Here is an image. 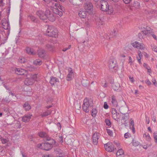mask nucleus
<instances>
[{"label":"nucleus","instance_id":"1","mask_svg":"<svg viewBox=\"0 0 157 157\" xmlns=\"http://www.w3.org/2000/svg\"><path fill=\"white\" fill-rule=\"evenodd\" d=\"M48 26L46 35L52 37H57L58 31L57 29L52 25H48Z\"/></svg>","mask_w":157,"mask_h":157},{"label":"nucleus","instance_id":"2","mask_svg":"<svg viewBox=\"0 0 157 157\" xmlns=\"http://www.w3.org/2000/svg\"><path fill=\"white\" fill-rule=\"evenodd\" d=\"M54 6L55 8L53 9L54 12L61 17L62 16L63 14V12H64L65 10V9L63 6L56 3L55 4Z\"/></svg>","mask_w":157,"mask_h":157},{"label":"nucleus","instance_id":"3","mask_svg":"<svg viewBox=\"0 0 157 157\" xmlns=\"http://www.w3.org/2000/svg\"><path fill=\"white\" fill-rule=\"evenodd\" d=\"M92 103L93 101L91 99L88 100L87 98L85 99L82 105L83 110L86 113L88 112L89 111V107L92 105Z\"/></svg>","mask_w":157,"mask_h":157},{"label":"nucleus","instance_id":"4","mask_svg":"<svg viewBox=\"0 0 157 157\" xmlns=\"http://www.w3.org/2000/svg\"><path fill=\"white\" fill-rule=\"evenodd\" d=\"M101 9L102 11L107 12L109 13H112L113 12L112 8L111 7H109L108 2L106 1H103L101 2Z\"/></svg>","mask_w":157,"mask_h":157},{"label":"nucleus","instance_id":"5","mask_svg":"<svg viewBox=\"0 0 157 157\" xmlns=\"http://www.w3.org/2000/svg\"><path fill=\"white\" fill-rule=\"evenodd\" d=\"M10 12V7H9L8 8V12L7 13H9L8 15V20L6 19H3L1 21V23L2 25L3 28L5 29H9H9H8L9 25V13Z\"/></svg>","mask_w":157,"mask_h":157},{"label":"nucleus","instance_id":"6","mask_svg":"<svg viewBox=\"0 0 157 157\" xmlns=\"http://www.w3.org/2000/svg\"><path fill=\"white\" fill-rule=\"evenodd\" d=\"M84 8L87 12L89 14L92 13L93 10V6L92 3L87 2L85 3Z\"/></svg>","mask_w":157,"mask_h":157},{"label":"nucleus","instance_id":"7","mask_svg":"<svg viewBox=\"0 0 157 157\" xmlns=\"http://www.w3.org/2000/svg\"><path fill=\"white\" fill-rule=\"evenodd\" d=\"M12 71L19 75H23L27 74L26 71L24 69L16 68H12Z\"/></svg>","mask_w":157,"mask_h":157},{"label":"nucleus","instance_id":"8","mask_svg":"<svg viewBox=\"0 0 157 157\" xmlns=\"http://www.w3.org/2000/svg\"><path fill=\"white\" fill-rule=\"evenodd\" d=\"M46 19L48 18V20L51 21H53L55 20L56 18L54 16L53 13L51 12L49 10H46Z\"/></svg>","mask_w":157,"mask_h":157},{"label":"nucleus","instance_id":"9","mask_svg":"<svg viewBox=\"0 0 157 157\" xmlns=\"http://www.w3.org/2000/svg\"><path fill=\"white\" fill-rule=\"evenodd\" d=\"M104 146L106 151L108 152H112L114 150V145L111 142H108L104 144Z\"/></svg>","mask_w":157,"mask_h":157},{"label":"nucleus","instance_id":"10","mask_svg":"<svg viewBox=\"0 0 157 157\" xmlns=\"http://www.w3.org/2000/svg\"><path fill=\"white\" fill-rule=\"evenodd\" d=\"M131 45L132 46L137 49L144 50L145 48L144 45L142 43H140L138 42L135 41L131 44Z\"/></svg>","mask_w":157,"mask_h":157},{"label":"nucleus","instance_id":"11","mask_svg":"<svg viewBox=\"0 0 157 157\" xmlns=\"http://www.w3.org/2000/svg\"><path fill=\"white\" fill-rule=\"evenodd\" d=\"M109 68L110 70H117L118 67L117 65L116 61L114 60H110L109 63Z\"/></svg>","mask_w":157,"mask_h":157},{"label":"nucleus","instance_id":"12","mask_svg":"<svg viewBox=\"0 0 157 157\" xmlns=\"http://www.w3.org/2000/svg\"><path fill=\"white\" fill-rule=\"evenodd\" d=\"M36 13L40 19L43 20H46V12L44 13L42 10H39L36 11Z\"/></svg>","mask_w":157,"mask_h":157},{"label":"nucleus","instance_id":"13","mask_svg":"<svg viewBox=\"0 0 157 157\" xmlns=\"http://www.w3.org/2000/svg\"><path fill=\"white\" fill-rule=\"evenodd\" d=\"M99 134L95 133L93 136L92 143L95 145H97L98 142V140L99 139Z\"/></svg>","mask_w":157,"mask_h":157},{"label":"nucleus","instance_id":"14","mask_svg":"<svg viewBox=\"0 0 157 157\" xmlns=\"http://www.w3.org/2000/svg\"><path fill=\"white\" fill-rule=\"evenodd\" d=\"M69 73L67 75V79L68 81L71 80L74 77V75L73 70L71 68H70L68 69Z\"/></svg>","mask_w":157,"mask_h":157},{"label":"nucleus","instance_id":"15","mask_svg":"<svg viewBox=\"0 0 157 157\" xmlns=\"http://www.w3.org/2000/svg\"><path fill=\"white\" fill-rule=\"evenodd\" d=\"M42 145L43 146L42 149L46 151H48L52 148V147L48 142L42 143Z\"/></svg>","mask_w":157,"mask_h":157},{"label":"nucleus","instance_id":"16","mask_svg":"<svg viewBox=\"0 0 157 157\" xmlns=\"http://www.w3.org/2000/svg\"><path fill=\"white\" fill-rule=\"evenodd\" d=\"M32 115L27 114L23 117L22 120L24 122H27L29 121L31 118Z\"/></svg>","mask_w":157,"mask_h":157},{"label":"nucleus","instance_id":"17","mask_svg":"<svg viewBox=\"0 0 157 157\" xmlns=\"http://www.w3.org/2000/svg\"><path fill=\"white\" fill-rule=\"evenodd\" d=\"M59 79L55 77H51L50 83L52 86L56 84L57 82H59Z\"/></svg>","mask_w":157,"mask_h":157},{"label":"nucleus","instance_id":"18","mask_svg":"<svg viewBox=\"0 0 157 157\" xmlns=\"http://www.w3.org/2000/svg\"><path fill=\"white\" fill-rule=\"evenodd\" d=\"M86 10H81L79 11L78 13V15L81 18H85L87 16Z\"/></svg>","mask_w":157,"mask_h":157},{"label":"nucleus","instance_id":"19","mask_svg":"<svg viewBox=\"0 0 157 157\" xmlns=\"http://www.w3.org/2000/svg\"><path fill=\"white\" fill-rule=\"evenodd\" d=\"M34 82L32 78H26L25 81V83L27 85H32Z\"/></svg>","mask_w":157,"mask_h":157},{"label":"nucleus","instance_id":"20","mask_svg":"<svg viewBox=\"0 0 157 157\" xmlns=\"http://www.w3.org/2000/svg\"><path fill=\"white\" fill-rule=\"evenodd\" d=\"M116 155L117 157H124V154L123 150L121 149H119L116 153Z\"/></svg>","mask_w":157,"mask_h":157},{"label":"nucleus","instance_id":"21","mask_svg":"<svg viewBox=\"0 0 157 157\" xmlns=\"http://www.w3.org/2000/svg\"><path fill=\"white\" fill-rule=\"evenodd\" d=\"M38 55L39 57L44 58L45 55V51L42 49L39 50L38 52Z\"/></svg>","mask_w":157,"mask_h":157},{"label":"nucleus","instance_id":"22","mask_svg":"<svg viewBox=\"0 0 157 157\" xmlns=\"http://www.w3.org/2000/svg\"><path fill=\"white\" fill-rule=\"evenodd\" d=\"M27 53L31 55H34L36 54V52L32 48L28 47L26 49Z\"/></svg>","mask_w":157,"mask_h":157},{"label":"nucleus","instance_id":"23","mask_svg":"<svg viewBox=\"0 0 157 157\" xmlns=\"http://www.w3.org/2000/svg\"><path fill=\"white\" fill-rule=\"evenodd\" d=\"M120 87V85L118 83H114L112 85V89L115 91H118Z\"/></svg>","mask_w":157,"mask_h":157},{"label":"nucleus","instance_id":"24","mask_svg":"<svg viewBox=\"0 0 157 157\" xmlns=\"http://www.w3.org/2000/svg\"><path fill=\"white\" fill-rule=\"evenodd\" d=\"M153 29H150V30H144L141 32V33L145 35L149 36L151 33V32H152Z\"/></svg>","mask_w":157,"mask_h":157},{"label":"nucleus","instance_id":"25","mask_svg":"<svg viewBox=\"0 0 157 157\" xmlns=\"http://www.w3.org/2000/svg\"><path fill=\"white\" fill-rule=\"evenodd\" d=\"M111 102L113 107H117L118 106V104L114 96H112Z\"/></svg>","mask_w":157,"mask_h":157},{"label":"nucleus","instance_id":"26","mask_svg":"<svg viewBox=\"0 0 157 157\" xmlns=\"http://www.w3.org/2000/svg\"><path fill=\"white\" fill-rule=\"evenodd\" d=\"M25 67L27 69L30 71H32L35 69L34 67H33L30 64L28 63L25 65Z\"/></svg>","mask_w":157,"mask_h":157},{"label":"nucleus","instance_id":"27","mask_svg":"<svg viewBox=\"0 0 157 157\" xmlns=\"http://www.w3.org/2000/svg\"><path fill=\"white\" fill-rule=\"evenodd\" d=\"M28 17L29 18L31 21L33 22L34 23H36L37 22V20L36 18L32 14H29Z\"/></svg>","mask_w":157,"mask_h":157},{"label":"nucleus","instance_id":"28","mask_svg":"<svg viewBox=\"0 0 157 157\" xmlns=\"http://www.w3.org/2000/svg\"><path fill=\"white\" fill-rule=\"evenodd\" d=\"M52 111L51 110H47L45 112H44L42 114H41V116L43 117L47 116L51 114Z\"/></svg>","mask_w":157,"mask_h":157},{"label":"nucleus","instance_id":"29","mask_svg":"<svg viewBox=\"0 0 157 157\" xmlns=\"http://www.w3.org/2000/svg\"><path fill=\"white\" fill-rule=\"evenodd\" d=\"M23 107L26 111H28L31 109V106L27 102L24 104Z\"/></svg>","mask_w":157,"mask_h":157},{"label":"nucleus","instance_id":"30","mask_svg":"<svg viewBox=\"0 0 157 157\" xmlns=\"http://www.w3.org/2000/svg\"><path fill=\"white\" fill-rule=\"evenodd\" d=\"M138 56H137L136 58L139 63L141 64V59L143 57V56L141 53V52L140 51H138Z\"/></svg>","mask_w":157,"mask_h":157},{"label":"nucleus","instance_id":"31","mask_svg":"<svg viewBox=\"0 0 157 157\" xmlns=\"http://www.w3.org/2000/svg\"><path fill=\"white\" fill-rule=\"evenodd\" d=\"M124 116L122 117V119L123 120L124 122L123 123V124H127L126 123V121L128 120V113H124Z\"/></svg>","mask_w":157,"mask_h":157},{"label":"nucleus","instance_id":"32","mask_svg":"<svg viewBox=\"0 0 157 157\" xmlns=\"http://www.w3.org/2000/svg\"><path fill=\"white\" fill-rule=\"evenodd\" d=\"M113 118L115 120L118 121V119H119L121 117V116L119 113H116L112 116Z\"/></svg>","mask_w":157,"mask_h":157},{"label":"nucleus","instance_id":"33","mask_svg":"<svg viewBox=\"0 0 157 157\" xmlns=\"http://www.w3.org/2000/svg\"><path fill=\"white\" fill-rule=\"evenodd\" d=\"M33 63L34 64L36 65H40L42 63V61L41 60L37 59L34 60Z\"/></svg>","mask_w":157,"mask_h":157},{"label":"nucleus","instance_id":"34","mask_svg":"<svg viewBox=\"0 0 157 157\" xmlns=\"http://www.w3.org/2000/svg\"><path fill=\"white\" fill-rule=\"evenodd\" d=\"M117 33V29H114L110 33V36H111V37H113L116 36Z\"/></svg>","mask_w":157,"mask_h":157},{"label":"nucleus","instance_id":"35","mask_svg":"<svg viewBox=\"0 0 157 157\" xmlns=\"http://www.w3.org/2000/svg\"><path fill=\"white\" fill-rule=\"evenodd\" d=\"M49 141V142H48V143L53 147L56 144V141L53 139Z\"/></svg>","mask_w":157,"mask_h":157},{"label":"nucleus","instance_id":"36","mask_svg":"<svg viewBox=\"0 0 157 157\" xmlns=\"http://www.w3.org/2000/svg\"><path fill=\"white\" fill-rule=\"evenodd\" d=\"M82 83L83 86H86L89 84V81L87 80L83 79L82 81Z\"/></svg>","mask_w":157,"mask_h":157},{"label":"nucleus","instance_id":"37","mask_svg":"<svg viewBox=\"0 0 157 157\" xmlns=\"http://www.w3.org/2000/svg\"><path fill=\"white\" fill-rule=\"evenodd\" d=\"M39 136L42 138H45L47 136V133L44 132H40L38 133Z\"/></svg>","mask_w":157,"mask_h":157},{"label":"nucleus","instance_id":"38","mask_svg":"<svg viewBox=\"0 0 157 157\" xmlns=\"http://www.w3.org/2000/svg\"><path fill=\"white\" fill-rule=\"evenodd\" d=\"M9 111L8 112L7 111H6L4 110L3 113H0V117H1L2 114L6 117H8L9 115Z\"/></svg>","mask_w":157,"mask_h":157},{"label":"nucleus","instance_id":"39","mask_svg":"<svg viewBox=\"0 0 157 157\" xmlns=\"http://www.w3.org/2000/svg\"><path fill=\"white\" fill-rule=\"evenodd\" d=\"M46 47L49 51H52L53 50V47L52 45L48 44L46 45Z\"/></svg>","mask_w":157,"mask_h":157},{"label":"nucleus","instance_id":"40","mask_svg":"<svg viewBox=\"0 0 157 157\" xmlns=\"http://www.w3.org/2000/svg\"><path fill=\"white\" fill-rule=\"evenodd\" d=\"M97 110L96 109H93L91 112V114L93 117H95L97 113Z\"/></svg>","mask_w":157,"mask_h":157},{"label":"nucleus","instance_id":"41","mask_svg":"<svg viewBox=\"0 0 157 157\" xmlns=\"http://www.w3.org/2000/svg\"><path fill=\"white\" fill-rule=\"evenodd\" d=\"M18 61L21 63H24L26 62V61L24 57H20L18 59Z\"/></svg>","mask_w":157,"mask_h":157},{"label":"nucleus","instance_id":"42","mask_svg":"<svg viewBox=\"0 0 157 157\" xmlns=\"http://www.w3.org/2000/svg\"><path fill=\"white\" fill-rule=\"evenodd\" d=\"M37 74H35L34 75H31L30 76V78H32L33 81L34 82L36 80L37 78Z\"/></svg>","mask_w":157,"mask_h":157},{"label":"nucleus","instance_id":"43","mask_svg":"<svg viewBox=\"0 0 157 157\" xmlns=\"http://www.w3.org/2000/svg\"><path fill=\"white\" fill-rule=\"evenodd\" d=\"M14 123L15 124V127L16 128H19L20 127V126L19 121H14Z\"/></svg>","mask_w":157,"mask_h":157},{"label":"nucleus","instance_id":"44","mask_svg":"<svg viewBox=\"0 0 157 157\" xmlns=\"http://www.w3.org/2000/svg\"><path fill=\"white\" fill-rule=\"evenodd\" d=\"M154 138L155 140V142L157 144V132H154L153 134Z\"/></svg>","mask_w":157,"mask_h":157},{"label":"nucleus","instance_id":"45","mask_svg":"<svg viewBox=\"0 0 157 157\" xmlns=\"http://www.w3.org/2000/svg\"><path fill=\"white\" fill-rule=\"evenodd\" d=\"M105 122L107 125L110 126L111 124V122L110 121L109 119H106L105 120Z\"/></svg>","mask_w":157,"mask_h":157},{"label":"nucleus","instance_id":"46","mask_svg":"<svg viewBox=\"0 0 157 157\" xmlns=\"http://www.w3.org/2000/svg\"><path fill=\"white\" fill-rule=\"evenodd\" d=\"M1 141L2 142V143L3 144L6 143L8 141L7 139H4L2 137L1 138Z\"/></svg>","mask_w":157,"mask_h":157},{"label":"nucleus","instance_id":"47","mask_svg":"<svg viewBox=\"0 0 157 157\" xmlns=\"http://www.w3.org/2000/svg\"><path fill=\"white\" fill-rule=\"evenodd\" d=\"M107 132L109 135L111 136L113 135V132L110 129H106Z\"/></svg>","mask_w":157,"mask_h":157},{"label":"nucleus","instance_id":"48","mask_svg":"<svg viewBox=\"0 0 157 157\" xmlns=\"http://www.w3.org/2000/svg\"><path fill=\"white\" fill-rule=\"evenodd\" d=\"M156 155L155 152H154L151 153L149 155V157H155Z\"/></svg>","mask_w":157,"mask_h":157},{"label":"nucleus","instance_id":"49","mask_svg":"<svg viewBox=\"0 0 157 157\" xmlns=\"http://www.w3.org/2000/svg\"><path fill=\"white\" fill-rule=\"evenodd\" d=\"M117 113V110L114 108H112V116L114 115L115 114Z\"/></svg>","mask_w":157,"mask_h":157},{"label":"nucleus","instance_id":"50","mask_svg":"<svg viewBox=\"0 0 157 157\" xmlns=\"http://www.w3.org/2000/svg\"><path fill=\"white\" fill-rule=\"evenodd\" d=\"M151 33L150 35H151L156 40H157L156 36L154 34V32L152 30V32H151Z\"/></svg>","mask_w":157,"mask_h":157},{"label":"nucleus","instance_id":"51","mask_svg":"<svg viewBox=\"0 0 157 157\" xmlns=\"http://www.w3.org/2000/svg\"><path fill=\"white\" fill-rule=\"evenodd\" d=\"M151 47L152 48L153 51L157 52V47L156 46L153 45V46H152Z\"/></svg>","mask_w":157,"mask_h":157},{"label":"nucleus","instance_id":"52","mask_svg":"<svg viewBox=\"0 0 157 157\" xmlns=\"http://www.w3.org/2000/svg\"><path fill=\"white\" fill-rule=\"evenodd\" d=\"M109 106L108 105L107 102H105L104 103V108L105 109H107L108 108Z\"/></svg>","mask_w":157,"mask_h":157},{"label":"nucleus","instance_id":"53","mask_svg":"<svg viewBox=\"0 0 157 157\" xmlns=\"http://www.w3.org/2000/svg\"><path fill=\"white\" fill-rule=\"evenodd\" d=\"M45 138L47 141H48L51 140V139H52L51 137L47 135V136L45 137Z\"/></svg>","mask_w":157,"mask_h":157},{"label":"nucleus","instance_id":"54","mask_svg":"<svg viewBox=\"0 0 157 157\" xmlns=\"http://www.w3.org/2000/svg\"><path fill=\"white\" fill-rule=\"evenodd\" d=\"M132 144L133 145H134L135 146H137L139 145V143L138 142H134V140H132Z\"/></svg>","mask_w":157,"mask_h":157},{"label":"nucleus","instance_id":"55","mask_svg":"<svg viewBox=\"0 0 157 157\" xmlns=\"http://www.w3.org/2000/svg\"><path fill=\"white\" fill-rule=\"evenodd\" d=\"M124 2L126 4H129L132 1V0H123Z\"/></svg>","mask_w":157,"mask_h":157},{"label":"nucleus","instance_id":"56","mask_svg":"<svg viewBox=\"0 0 157 157\" xmlns=\"http://www.w3.org/2000/svg\"><path fill=\"white\" fill-rule=\"evenodd\" d=\"M38 38L39 39V41L41 43H42L43 42V40H44V39L42 38L40 36L38 37Z\"/></svg>","mask_w":157,"mask_h":157},{"label":"nucleus","instance_id":"57","mask_svg":"<svg viewBox=\"0 0 157 157\" xmlns=\"http://www.w3.org/2000/svg\"><path fill=\"white\" fill-rule=\"evenodd\" d=\"M71 47V45H69L68 48H65L63 49V52H65L68 49H69Z\"/></svg>","mask_w":157,"mask_h":157},{"label":"nucleus","instance_id":"58","mask_svg":"<svg viewBox=\"0 0 157 157\" xmlns=\"http://www.w3.org/2000/svg\"><path fill=\"white\" fill-rule=\"evenodd\" d=\"M145 118H146V121L147 124H148L149 123L150 120L148 117L147 116L145 115Z\"/></svg>","mask_w":157,"mask_h":157},{"label":"nucleus","instance_id":"59","mask_svg":"<svg viewBox=\"0 0 157 157\" xmlns=\"http://www.w3.org/2000/svg\"><path fill=\"white\" fill-rule=\"evenodd\" d=\"M152 81L153 82V84L155 86H157V83L156 82V80L155 79H152Z\"/></svg>","mask_w":157,"mask_h":157},{"label":"nucleus","instance_id":"60","mask_svg":"<svg viewBox=\"0 0 157 157\" xmlns=\"http://www.w3.org/2000/svg\"><path fill=\"white\" fill-rule=\"evenodd\" d=\"M37 146L38 147L40 148L41 149H42V148L43 147L42 143L41 144H37Z\"/></svg>","mask_w":157,"mask_h":157},{"label":"nucleus","instance_id":"61","mask_svg":"<svg viewBox=\"0 0 157 157\" xmlns=\"http://www.w3.org/2000/svg\"><path fill=\"white\" fill-rule=\"evenodd\" d=\"M144 136H145L146 138L148 140H149L151 139L150 136L149 134H148L147 135H146V134H144Z\"/></svg>","mask_w":157,"mask_h":157},{"label":"nucleus","instance_id":"62","mask_svg":"<svg viewBox=\"0 0 157 157\" xmlns=\"http://www.w3.org/2000/svg\"><path fill=\"white\" fill-rule=\"evenodd\" d=\"M145 82L148 85H150L151 84V82L148 79L146 80Z\"/></svg>","mask_w":157,"mask_h":157},{"label":"nucleus","instance_id":"63","mask_svg":"<svg viewBox=\"0 0 157 157\" xmlns=\"http://www.w3.org/2000/svg\"><path fill=\"white\" fill-rule=\"evenodd\" d=\"M129 133L128 132L126 133L124 135V137L125 138H128L129 137Z\"/></svg>","mask_w":157,"mask_h":157},{"label":"nucleus","instance_id":"64","mask_svg":"<svg viewBox=\"0 0 157 157\" xmlns=\"http://www.w3.org/2000/svg\"><path fill=\"white\" fill-rule=\"evenodd\" d=\"M11 94L12 97H13V98L16 100L17 98H16V96L15 94L13 93H11Z\"/></svg>","mask_w":157,"mask_h":157}]
</instances>
